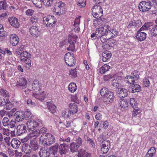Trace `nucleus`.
Returning a JSON list of instances; mask_svg holds the SVG:
<instances>
[{
	"mask_svg": "<svg viewBox=\"0 0 157 157\" xmlns=\"http://www.w3.org/2000/svg\"><path fill=\"white\" fill-rule=\"evenodd\" d=\"M100 94L103 98V101L106 104H109L114 100V94L113 92L110 91L106 88L101 89Z\"/></svg>",
	"mask_w": 157,
	"mask_h": 157,
	"instance_id": "f257e3e1",
	"label": "nucleus"
},
{
	"mask_svg": "<svg viewBox=\"0 0 157 157\" xmlns=\"http://www.w3.org/2000/svg\"><path fill=\"white\" fill-rule=\"evenodd\" d=\"M56 141L55 136L51 133L42 134L39 138L40 143L44 146H48L54 143Z\"/></svg>",
	"mask_w": 157,
	"mask_h": 157,
	"instance_id": "f03ea898",
	"label": "nucleus"
},
{
	"mask_svg": "<svg viewBox=\"0 0 157 157\" xmlns=\"http://www.w3.org/2000/svg\"><path fill=\"white\" fill-rule=\"evenodd\" d=\"M64 60L66 64L69 67L74 66L76 63L75 58L73 54L68 52L65 55Z\"/></svg>",
	"mask_w": 157,
	"mask_h": 157,
	"instance_id": "7ed1b4c3",
	"label": "nucleus"
},
{
	"mask_svg": "<svg viewBox=\"0 0 157 157\" xmlns=\"http://www.w3.org/2000/svg\"><path fill=\"white\" fill-rule=\"evenodd\" d=\"M57 20L54 16H48L43 18V22L46 26L51 28L54 26Z\"/></svg>",
	"mask_w": 157,
	"mask_h": 157,
	"instance_id": "20e7f679",
	"label": "nucleus"
},
{
	"mask_svg": "<svg viewBox=\"0 0 157 157\" xmlns=\"http://www.w3.org/2000/svg\"><path fill=\"white\" fill-rule=\"evenodd\" d=\"M92 15L95 18H101L103 15V11L101 7L99 5H94L91 9Z\"/></svg>",
	"mask_w": 157,
	"mask_h": 157,
	"instance_id": "39448f33",
	"label": "nucleus"
},
{
	"mask_svg": "<svg viewBox=\"0 0 157 157\" xmlns=\"http://www.w3.org/2000/svg\"><path fill=\"white\" fill-rule=\"evenodd\" d=\"M55 12L57 15L63 14L65 11V4L61 1L56 2L55 4Z\"/></svg>",
	"mask_w": 157,
	"mask_h": 157,
	"instance_id": "423d86ee",
	"label": "nucleus"
},
{
	"mask_svg": "<svg viewBox=\"0 0 157 157\" xmlns=\"http://www.w3.org/2000/svg\"><path fill=\"white\" fill-rule=\"evenodd\" d=\"M27 81L24 77H20L17 80L16 86L21 90L25 89L27 87Z\"/></svg>",
	"mask_w": 157,
	"mask_h": 157,
	"instance_id": "0eeeda50",
	"label": "nucleus"
},
{
	"mask_svg": "<svg viewBox=\"0 0 157 157\" xmlns=\"http://www.w3.org/2000/svg\"><path fill=\"white\" fill-rule=\"evenodd\" d=\"M110 142L109 140H105L102 141L101 151L102 154H106L110 147Z\"/></svg>",
	"mask_w": 157,
	"mask_h": 157,
	"instance_id": "6e6552de",
	"label": "nucleus"
},
{
	"mask_svg": "<svg viewBox=\"0 0 157 157\" xmlns=\"http://www.w3.org/2000/svg\"><path fill=\"white\" fill-rule=\"evenodd\" d=\"M151 5L149 2L143 1L139 4L138 8L141 12H146L149 11L151 8Z\"/></svg>",
	"mask_w": 157,
	"mask_h": 157,
	"instance_id": "1a4fd4ad",
	"label": "nucleus"
},
{
	"mask_svg": "<svg viewBox=\"0 0 157 157\" xmlns=\"http://www.w3.org/2000/svg\"><path fill=\"white\" fill-rule=\"evenodd\" d=\"M26 124L29 131H33L39 125V123L33 120L29 119Z\"/></svg>",
	"mask_w": 157,
	"mask_h": 157,
	"instance_id": "9d476101",
	"label": "nucleus"
},
{
	"mask_svg": "<svg viewBox=\"0 0 157 157\" xmlns=\"http://www.w3.org/2000/svg\"><path fill=\"white\" fill-rule=\"evenodd\" d=\"M30 34L33 36L37 38L41 34L40 30L37 26H32L29 29Z\"/></svg>",
	"mask_w": 157,
	"mask_h": 157,
	"instance_id": "9b49d317",
	"label": "nucleus"
},
{
	"mask_svg": "<svg viewBox=\"0 0 157 157\" xmlns=\"http://www.w3.org/2000/svg\"><path fill=\"white\" fill-rule=\"evenodd\" d=\"M142 23L141 20H133L129 22V24L127 25V28L128 29H132L135 27L141 26Z\"/></svg>",
	"mask_w": 157,
	"mask_h": 157,
	"instance_id": "f8f14e48",
	"label": "nucleus"
},
{
	"mask_svg": "<svg viewBox=\"0 0 157 157\" xmlns=\"http://www.w3.org/2000/svg\"><path fill=\"white\" fill-rule=\"evenodd\" d=\"M31 55L27 51L23 52L22 53L20 54L21 60L23 63H26V61L30 60Z\"/></svg>",
	"mask_w": 157,
	"mask_h": 157,
	"instance_id": "ddd939ff",
	"label": "nucleus"
},
{
	"mask_svg": "<svg viewBox=\"0 0 157 157\" xmlns=\"http://www.w3.org/2000/svg\"><path fill=\"white\" fill-rule=\"evenodd\" d=\"M59 149V153L61 155L65 154L68 150L69 145L66 143L60 144L59 146L58 145Z\"/></svg>",
	"mask_w": 157,
	"mask_h": 157,
	"instance_id": "4468645a",
	"label": "nucleus"
},
{
	"mask_svg": "<svg viewBox=\"0 0 157 157\" xmlns=\"http://www.w3.org/2000/svg\"><path fill=\"white\" fill-rule=\"evenodd\" d=\"M147 34L141 31L138 30L136 35L135 38L138 41H142L144 40L146 38Z\"/></svg>",
	"mask_w": 157,
	"mask_h": 157,
	"instance_id": "2eb2a0df",
	"label": "nucleus"
},
{
	"mask_svg": "<svg viewBox=\"0 0 157 157\" xmlns=\"http://www.w3.org/2000/svg\"><path fill=\"white\" fill-rule=\"evenodd\" d=\"M8 20L10 25L12 26L15 28H18L19 27L20 24L17 18L15 17H10Z\"/></svg>",
	"mask_w": 157,
	"mask_h": 157,
	"instance_id": "dca6fc26",
	"label": "nucleus"
},
{
	"mask_svg": "<svg viewBox=\"0 0 157 157\" xmlns=\"http://www.w3.org/2000/svg\"><path fill=\"white\" fill-rule=\"evenodd\" d=\"M10 43L13 46L16 45L19 42V39L18 36L16 34H12L10 36Z\"/></svg>",
	"mask_w": 157,
	"mask_h": 157,
	"instance_id": "f3484780",
	"label": "nucleus"
},
{
	"mask_svg": "<svg viewBox=\"0 0 157 157\" xmlns=\"http://www.w3.org/2000/svg\"><path fill=\"white\" fill-rule=\"evenodd\" d=\"M69 110L71 113L74 115L78 111V108L75 103H70L69 105Z\"/></svg>",
	"mask_w": 157,
	"mask_h": 157,
	"instance_id": "a211bd4d",
	"label": "nucleus"
},
{
	"mask_svg": "<svg viewBox=\"0 0 157 157\" xmlns=\"http://www.w3.org/2000/svg\"><path fill=\"white\" fill-rule=\"evenodd\" d=\"M42 86L39 82L37 80H34L32 84V89L36 92L39 91L41 88Z\"/></svg>",
	"mask_w": 157,
	"mask_h": 157,
	"instance_id": "6ab92c4d",
	"label": "nucleus"
},
{
	"mask_svg": "<svg viewBox=\"0 0 157 157\" xmlns=\"http://www.w3.org/2000/svg\"><path fill=\"white\" fill-rule=\"evenodd\" d=\"M30 145L31 150L36 151L38 150L39 145L37 140H30Z\"/></svg>",
	"mask_w": 157,
	"mask_h": 157,
	"instance_id": "aec40b11",
	"label": "nucleus"
},
{
	"mask_svg": "<svg viewBox=\"0 0 157 157\" xmlns=\"http://www.w3.org/2000/svg\"><path fill=\"white\" fill-rule=\"evenodd\" d=\"M26 128L24 124L18 125L17 128V133L18 135L25 133L26 132Z\"/></svg>",
	"mask_w": 157,
	"mask_h": 157,
	"instance_id": "412c9836",
	"label": "nucleus"
},
{
	"mask_svg": "<svg viewBox=\"0 0 157 157\" xmlns=\"http://www.w3.org/2000/svg\"><path fill=\"white\" fill-rule=\"evenodd\" d=\"M24 114L25 113L22 111H17L14 114L15 121L17 122L22 121L24 117Z\"/></svg>",
	"mask_w": 157,
	"mask_h": 157,
	"instance_id": "4be33fe9",
	"label": "nucleus"
},
{
	"mask_svg": "<svg viewBox=\"0 0 157 157\" xmlns=\"http://www.w3.org/2000/svg\"><path fill=\"white\" fill-rule=\"evenodd\" d=\"M32 96L36 99L42 101L45 98L46 95L44 91H43L40 94L33 93Z\"/></svg>",
	"mask_w": 157,
	"mask_h": 157,
	"instance_id": "5701e85b",
	"label": "nucleus"
},
{
	"mask_svg": "<svg viewBox=\"0 0 157 157\" xmlns=\"http://www.w3.org/2000/svg\"><path fill=\"white\" fill-rule=\"evenodd\" d=\"M78 157H92V156L90 153L84 149H81L78 151Z\"/></svg>",
	"mask_w": 157,
	"mask_h": 157,
	"instance_id": "b1692460",
	"label": "nucleus"
},
{
	"mask_svg": "<svg viewBox=\"0 0 157 157\" xmlns=\"http://www.w3.org/2000/svg\"><path fill=\"white\" fill-rule=\"evenodd\" d=\"M112 54L109 51H105L103 52L102 54V59L103 62H106L111 58Z\"/></svg>",
	"mask_w": 157,
	"mask_h": 157,
	"instance_id": "393cba45",
	"label": "nucleus"
},
{
	"mask_svg": "<svg viewBox=\"0 0 157 157\" xmlns=\"http://www.w3.org/2000/svg\"><path fill=\"white\" fill-rule=\"evenodd\" d=\"M20 141L17 138L12 139L11 141V145L13 148L14 149L18 148L21 144Z\"/></svg>",
	"mask_w": 157,
	"mask_h": 157,
	"instance_id": "a878e982",
	"label": "nucleus"
},
{
	"mask_svg": "<svg viewBox=\"0 0 157 157\" xmlns=\"http://www.w3.org/2000/svg\"><path fill=\"white\" fill-rule=\"evenodd\" d=\"M47 106L48 109L52 113H54L56 111V107L53 104L52 101L47 102Z\"/></svg>",
	"mask_w": 157,
	"mask_h": 157,
	"instance_id": "bb28decb",
	"label": "nucleus"
},
{
	"mask_svg": "<svg viewBox=\"0 0 157 157\" xmlns=\"http://www.w3.org/2000/svg\"><path fill=\"white\" fill-rule=\"evenodd\" d=\"M23 151L26 154L30 153L31 151L30 144H23L22 147Z\"/></svg>",
	"mask_w": 157,
	"mask_h": 157,
	"instance_id": "cd10ccee",
	"label": "nucleus"
},
{
	"mask_svg": "<svg viewBox=\"0 0 157 157\" xmlns=\"http://www.w3.org/2000/svg\"><path fill=\"white\" fill-rule=\"evenodd\" d=\"M49 154V152L44 147L40 148L39 152V155L40 157H47Z\"/></svg>",
	"mask_w": 157,
	"mask_h": 157,
	"instance_id": "c85d7f7f",
	"label": "nucleus"
},
{
	"mask_svg": "<svg viewBox=\"0 0 157 157\" xmlns=\"http://www.w3.org/2000/svg\"><path fill=\"white\" fill-rule=\"evenodd\" d=\"M78 37L76 35L71 33L68 36V43H76Z\"/></svg>",
	"mask_w": 157,
	"mask_h": 157,
	"instance_id": "c756f323",
	"label": "nucleus"
},
{
	"mask_svg": "<svg viewBox=\"0 0 157 157\" xmlns=\"http://www.w3.org/2000/svg\"><path fill=\"white\" fill-rule=\"evenodd\" d=\"M110 68V67L107 64H105L99 69V72L101 74L105 73Z\"/></svg>",
	"mask_w": 157,
	"mask_h": 157,
	"instance_id": "7c9ffc66",
	"label": "nucleus"
},
{
	"mask_svg": "<svg viewBox=\"0 0 157 157\" xmlns=\"http://www.w3.org/2000/svg\"><path fill=\"white\" fill-rule=\"evenodd\" d=\"M79 147L75 142H72L70 144V149L71 152L73 153L76 152Z\"/></svg>",
	"mask_w": 157,
	"mask_h": 157,
	"instance_id": "2f4dec72",
	"label": "nucleus"
},
{
	"mask_svg": "<svg viewBox=\"0 0 157 157\" xmlns=\"http://www.w3.org/2000/svg\"><path fill=\"white\" fill-rule=\"evenodd\" d=\"M110 26L108 25H105L103 27L99 28L100 29L101 33H105V34H108V33H109L110 30Z\"/></svg>",
	"mask_w": 157,
	"mask_h": 157,
	"instance_id": "473e14b6",
	"label": "nucleus"
},
{
	"mask_svg": "<svg viewBox=\"0 0 157 157\" xmlns=\"http://www.w3.org/2000/svg\"><path fill=\"white\" fill-rule=\"evenodd\" d=\"M58 145L56 144L50 147L49 151L51 154L55 155L57 153L58 151Z\"/></svg>",
	"mask_w": 157,
	"mask_h": 157,
	"instance_id": "72a5a7b5",
	"label": "nucleus"
},
{
	"mask_svg": "<svg viewBox=\"0 0 157 157\" xmlns=\"http://www.w3.org/2000/svg\"><path fill=\"white\" fill-rule=\"evenodd\" d=\"M32 132L30 133L29 134L31 140L32 139H36L37 140V138L39 136L40 134L38 132V131L36 130L33 131Z\"/></svg>",
	"mask_w": 157,
	"mask_h": 157,
	"instance_id": "f704fd0d",
	"label": "nucleus"
},
{
	"mask_svg": "<svg viewBox=\"0 0 157 157\" xmlns=\"http://www.w3.org/2000/svg\"><path fill=\"white\" fill-rule=\"evenodd\" d=\"M77 89L76 84L74 82H71L70 83L68 86V90L71 93L75 92Z\"/></svg>",
	"mask_w": 157,
	"mask_h": 157,
	"instance_id": "c9c22d12",
	"label": "nucleus"
},
{
	"mask_svg": "<svg viewBox=\"0 0 157 157\" xmlns=\"http://www.w3.org/2000/svg\"><path fill=\"white\" fill-rule=\"evenodd\" d=\"M102 19V18L101 19H98L94 20L93 21V24L94 26L97 28L100 27V26L102 25L104 23Z\"/></svg>",
	"mask_w": 157,
	"mask_h": 157,
	"instance_id": "e433bc0d",
	"label": "nucleus"
},
{
	"mask_svg": "<svg viewBox=\"0 0 157 157\" xmlns=\"http://www.w3.org/2000/svg\"><path fill=\"white\" fill-rule=\"evenodd\" d=\"M131 87L132 89L131 92L132 93L137 92L141 90L140 86L136 84L132 85Z\"/></svg>",
	"mask_w": 157,
	"mask_h": 157,
	"instance_id": "4c0bfd02",
	"label": "nucleus"
},
{
	"mask_svg": "<svg viewBox=\"0 0 157 157\" xmlns=\"http://www.w3.org/2000/svg\"><path fill=\"white\" fill-rule=\"evenodd\" d=\"M101 36H100L99 38L101 41L102 43H105L108 40L110 39L111 37L108 36V34L101 33Z\"/></svg>",
	"mask_w": 157,
	"mask_h": 157,
	"instance_id": "58836bf2",
	"label": "nucleus"
},
{
	"mask_svg": "<svg viewBox=\"0 0 157 157\" xmlns=\"http://www.w3.org/2000/svg\"><path fill=\"white\" fill-rule=\"evenodd\" d=\"M135 79L131 76H128L124 78V81L129 84H132L135 82Z\"/></svg>",
	"mask_w": 157,
	"mask_h": 157,
	"instance_id": "ea45409f",
	"label": "nucleus"
},
{
	"mask_svg": "<svg viewBox=\"0 0 157 157\" xmlns=\"http://www.w3.org/2000/svg\"><path fill=\"white\" fill-rule=\"evenodd\" d=\"M33 4L36 7L40 8L42 6V0H32Z\"/></svg>",
	"mask_w": 157,
	"mask_h": 157,
	"instance_id": "a19ab883",
	"label": "nucleus"
},
{
	"mask_svg": "<svg viewBox=\"0 0 157 157\" xmlns=\"http://www.w3.org/2000/svg\"><path fill=\"white\" fill-rule=\"evenodd\" d=\"M121 97L124 98L128 95V90L127 89L122 88L119 91V94Z\"/></svg>",
	"mask_w": 157,
	"mask_h": 157,
	"instance_id": "79ce46f5",
	"label": "nucleus"
},
{
	"mask_svg": "<svg viewBox=\"0 0 157 157\" xmlns=\"http://www.w3.org/2000/svg\"><path fill=\"white\" fill-rule=\"evenodd\" d=\"M128 101L125 99H121L120 100L119 104L122 108H125L128 106Z\"/></svg>",
	"mask_w": 157,
	"mask_h": 157,
	"instance_id": "37998d69",
	"label": "nucleus"
},
{
	"mask_svg": "<svg viewBox=\"0 0 157 157\" xmlns=\"http://www.w3.org/2000/svg\"><path fill=\"white\" fill-rule=\"evenodd\" d=\"M119 78H117L116 79H113L112 81V83L114 87L116 88H118L120 86V83L119 81Z\"/></svg>",
	"mask_w": 157,
	"mask_h": 157,
	"instance_id": "c03bdc74",
	"label": "nucleus"
},
{
	"mask_svg": "<svg viewBox=\"0 0 157 157\" xmlns=\"http://www.w3.org/2000/svg\"><path fill=\"white\" fill-rule=\"evenodd\" d=\"M86 0H79L77 2V4L80 8L84 7L86 6Z\"/></svg>",
	"mask_w": 157,
	"mask_h": 157,
	"instance_id": "a18cd8bd",
	"label": "nucleus"
},
{
	"mask_svg": "<svg viewBox=\"0 0 157 157\" xmlns=\"http://www.w3.org/2000/svg\"><path fill=\"white\" fill-rule=\"evenodd\" d=\"M131 75L135 80H137L140 78L139 72L137 70L133 71L131 74Z\"/></svg>",
	"mask_w": 157,
	"mask_h": 157,
	"instance_id": "49530a36",
	"label": "nucleus"
},
{
	"mask_svg": "<svg viewBox=\"0 0 157 157\" xmlns=\"http://www.w3.org/2000/svg\"><path fill=\"white\" fill-rule=\"evenodd\" d=\"M47 6H51L53 4V0H42V3Z\"/></svg>",
	"mask_w": 157,
	"mask_h": 157,
	"instance_id": "de8ad7c7",
	"label": "nucleus"
},
{
	"mask_svg": "<svg viewBox=\"0 0 157 157\" xmlns=\"http://www.w3.org/2000/svg\"><path fill=\"white\" fill-rule=\"evenodd\" d=\"M69 75L72 78H75L77 77V71L76 69H71L69 71Z\"/></svg>",
	"mask_w": 157,
	"mask_h": 157,
	"instance_id": "09e8293b",
	"label": "nucleus"
},
{
	"mask_svg": "<svg viewBox=\"0 0 157 157\" xmlns=\"http://www.w3.org/2000/svg\"><path fill=\"white\" fill-rule=\"evenodd\" d=\"M70 45L68 48H67L68 51H70L72 52H74L75 50V45L76 43H69Z\"/></svg>",
	"mask_w": 157,
	"mask_h": 157,
	"instance_id": "8fccbe9b",
	"label": "nucleus"
},
{
	"mask_svg": "<svg viewBox=\"0 0 157 157\" xmlns=\"http://www.w3.org/2000/svg\"><path fill=\"white\" fill-rule=\"evenodd\" d=\"M151 35L153 36H157V25L154 26L151 30Z\"/></svg>",
	"mask_w": 157,
	"mask_h": 157,
	"instance_id": "3c124183",
	"label": "nucleus"
},
{
	"mask_svg": "<svg viewBox=\"0 0 157 157\" xmlns=\"http://www.w3.org/2000/svg\"><path fill=\"white\" fill-rule=\"evenodd\" d=\"M156 152L155 148L154 147H151L148 150L147 152L153 157L154 156Z\"/></svg>",
	"mask_w": 157,
	"mask_h": 157,
	"instance_id": "603ef678",
	"label": "nucleus"
},
{
	"mask_svg": "<svg viewBox=\"0 0 157 157\" xmlns=\"http://www.w3.org/2000/svg\"><path fill=\"white\" fill-rule=\"evenodd\" d=\"M109 33L112 34L110 36V37L111 38L115 36H117L118 34V32L115 28L112 30H110Z\"/></svg>",
	"mask_w": 157,
	"mask_h": 157,
	"instance_id": "864d4df0",
	"label": "nucleus"
},
{
	"mask_svg": "<svg viewBox=\"0 0 157 157\" xmlns=\"http://www.w3.org/2000/svg\"><path fill=\"white\" fill-rule=\"evenodd\" d=\"M9 94L8 92L3 89H0V95L4 97L7 96Z\"/></svg>",
	"mask_w": 157,
	"mask_h": 157,
	"instance_id": "5fc2aeb1",
	"label": "nucleus"
},
{
	"mask_svg": "<svg viewBox=\"0 0 157 157\" xmlns=\"http://www.w3.org/2000/svg\"><path fill=\"white\" fill-rule=\"evenodd\" d=\"M10 122L8 118L7 117H4L2 120V123L4 126H8L10 124Z\"/></svg>",
	"mask_w": 157,
	"mask_h": 157,
	"instance_id": "6e6d98bb",
	"label": "nucleus"
},
{
	"mask_svg": "<svg viewBox=\"0 0 157 157\" xmlns=\"http://www.w3.org/2000/svg\"><path fill=\"white\" fill-rule=\"evenodd\" d=\"M7 7L6 3L5 1L0 2V9L6 10Z\"/></svg>",
	"mask_w": 157,
	"mask_h": 157,
	"instance_id": "4d7b16f0",
	"label": "nucleus"
},
{
	"mask_svg": "<svg viewBox=\"0 0 157 157\" xmlns=\"http://www.w3.org/2000/svg\"><path fill=\"white\" fill-rule=\"evenodd\" d=\"M130 103L133 108H136L137 105L136 102L135 101V99L134 98H131L130 100Z\"/></svg>",
	"mask_w": 157,
	"mask_h": 157,
	"instance_id": "13d9d810",
	"label": "nucleus"
},
{
	"mask_svg": "<svg viewBox=\"0 0 157 157\" xmlns=\"http://www.w3.org/2000/svg\"><path fill=\"white\" fill-rule=\"evenodd\" d=\"M71 114H72L69 111L67 112L66 111H63L62 112V115L64 118H67L69 117Z\"/></svg>",
	"mask_w": 157,
	"mask_h": 157,
	"instance_id": "bf43d9fd",
	"label": "nucleus"
},
{
	"mask_svg": "<svg viewBox=\"0 0 157 157\" xmlns=\"http://www.w3.org/2000/svg\"><path fill=\"white\" fill-rule=\"evenodd\" d=\"M38 18L36 16L31 17L30 20V22L32 24H35L37 22Z\"/></svg>",
	"mask_w": 157,
	"mask_h": 157,
	"instance_id": "052dcab7",
	"label": "nucleus"
},
{
	"mask_svg": "<svg viewBox=\"0 0 157 157\" xmlns=\"http://www.w3.org/2000/svg\"><path fill=\"white\" fill-rule=\"evenodd\" d=\"M75 141L76 142H75V143L78 146L80 147L82 145V139L79 136L77 137L76 138Z\"/></svg>",
	"mask_w": 157,
	"mask_h": 157,
	"instance_id": "680f3d73",
	"label": "nucleus"
},
{
	"mask_svg": "<svg viewBox=\"0 0 157 157\" xmlns=\"http://www.w3.org/2000/svg\"><path fill=\"white\" fill-rule=\"evenodd\" d=\"M135 108H133L134 110L132 113L133 116H136L141 112V110L140 109H135Z\"/></svg>",
	"mask_w": 157,
	"mask_h": 157,
	"instance_id": "e2e57ef3",
	"label": "nucleus"
},
{
	"mask_svg": "<svg viewBox=\"0 0 157 157\" xmlns=\"http://www.w3.org/2000/svg\"><path fill=\"white\" fill-rule=\"evenodd\" d=\"M29 140H31V138H30L28 134L26 137L21 139V141L23 144H28L27 142Z\"/></svg>",
	"mask_w": 157,
	"mask_h": 157,
	"instance_id": "0e129e2a",
	"label": "nucleus"
},
{
	"mask_svg": "<svg viewBox=\"0 0 157 157\" xmlns=\"http://www.w3.org/2000/svg\"><path fill=\"white\" fill-rule=\"evenodd\" d=\"M27 103L28 105L31 107H33L35 105V103L34 102L32 101L31 99H29L27 101Z\"/></svg>",
	"mask_w": 157,
	"mask_h": 157,
	"instance_id": "69168bd1",
	"label": "nucleus"
},
{
	"mask_svg": "<svg viewBox=\"0 0 157 157\" xmlns=\"http://www.w3.org/2000/svg\"><path fill=\"white\" fill-rule=\"evenodd\" d=\"M25 46L23 45H21L18 49V53L19 55L22 53L23 52L25 51H24Z\"/></svg>",
	"mask_w": 157,
	"mask_h": 157,
	"instance_id": "338daca9",
	"label": "nucleus"
},
{
	"mask_svg": "<svg viewBox=\"0 0 157 157\" xmlns=\"http://www.w3.org/2000/svg\"><path fill=\"white\" fill-rule=\"evenodd\" d=\"M81 17L80 16H78L75 20L74 22V25L79 26L80 22V18Z\"/></svg>",
	"mask_w": 157,
	"mask_h": 157,
	"instance_id": "774afa93",
	"label": "nucleus"
}]
</instances>
